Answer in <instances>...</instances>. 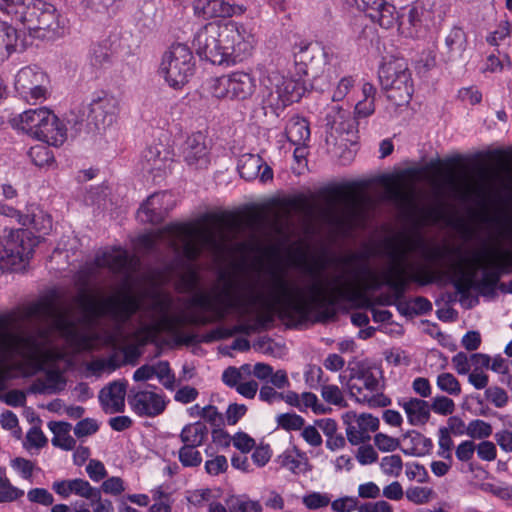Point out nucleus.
I'll return each mask as SVG.
<instances>
[{
	"label": "nucleus",
	"instance_id": "obj_56",
	"mask_svg": "<svg viewBox=\"0 0 512 512\" xmlns=\"http://www.w3.org/2000/svg\"><path fill=\"white\" fill-rule=\"evenodd\" d=\"M374 444L382 452H392L400 446L398 439L384 433L375 434Z\"/></svg>",
	"mask_w": 512,
	"mask_h": 512
},
{
	"label": "nucleus",
	"instance_id": "obj_48",
	"mask_svg": "<svg viewBox=\"0 0 512 512\" xmlns=\"http://www.w3.org/2000/svg\"><path fill=\"white\" fill-rule=\"evenodd\" d=\"M380 467L385 475L398 477L403 468L402 458L397 454L385 456L381 459Z\"/></svg>",
	"mask_w": 512,
	"mask_h": 512
},
{
	"label": "nucleus",
	"instance_id": "obj_61",
	"mask_svg": "<svg viewBox=\"0 0 512 512\" xmlns=\"http://www.w3.org/2000/svg\"><path fill=\"white\" fill-rule=\"evenodd\" d=\"M99 489L101 490V493L104 492L106 494L117 496L125 490V487L124 482L120 477L113 476L103 481Z\"/></svg>",
	"mask_w": 512,
	"mask_h": 512
},
{
	"label": "nucleus",
	"instance_id": "obj_38",
	"mask_svg": "<svg viewBox=\"0 0 512 512\" xmlns=\"http://www.w3.org/2000/svg\"><path fill=\"white\" fill-rule=\"evenodd\" d=\"M431 12L426 9L423 5L416 4L412 6L407 13V21L414 32L417 33L421 27H427L429 25V18Z\"/></svg>",
	"mask_w": 512,
	"mask_h": 512
},
{
	"label": "nucleus",
	"instance_id": "obj_21",
	"mask_svg": "<svg viewBox=\"0 0 512 512\" xmlns=\"http://www.w3.org/2000/svg\"><path fill=\"white\" fill-rule=\"evenodd\" d=\"M171 194L164 191L155 193L141 205L137 211V219L142 223L159 224L168 215Z\"/></svg>",
	"mask_w": 512,
	"mask_h": 512
},
{
	"label": "nucleus",
	"instance_id": "obj_57",
	"mask_svg": "<svg viewBox=\"0 0 512 512\" xmlns=\"http://www.w3.org/2000/svg\"><path fill=\"white\" fill-rule=\"evenodd\" d=\"M440 415H449L454 412V401L446 396H437L430 405V410Z\"/></svg>",
	"mask_w": 512,
	"mask_h": 512
},
{
	"label": "nucleus",
	"instance_id": "obj_2",
	"mask_svg": "<svg viewBox=\"0 0 512 512\" xmlns=\"http://www.w3.org/2000/svg\"><path fill=\"white\" fill-rule=\"evenodd\" d=\"M158 241L165 243L177 256L195 261L203 248L213 254L220 253L224 237L209 229L199 232L190 223H171L158 229L155 235L146 234L139 238L140 245L148 251H153Z\"/></svg>",
	"mask_w": 512,
	"mask_h": 512
},
{
	"label": "nucleus",
	"instance_id": "obj_13",
	"mask_svg": "<svg viewBox=\"0 0 512 512\" xmlns=\"http://www.w3.org/2000/svg\"><path fill=\"white\" fill-rule=\"evenodd\" d=\"M331 192L336 198L343 200L341 215L336 217L340 225L352 228L366 220L372 202L367 194H348L338 187L332 188Z\"/></svg>",
	"mask_w": 512,
	"mask_h": 512
},
{
	"label": "nucleus",
	"instance_id": "obj_19",
	"mask_svg": "<svg viewBox=\"0 0 512 512\" xmlns=\"http://www.w3.org/2000/svg\"><path fill=\"white\" fill-rule=\"evenodd\" d=\"M99 268H108L113 274L122 276L126 281L131 278L134 269L133 259L121 248L106 250L95 257Z\"/></svg>",
	"mask_w": 512,
	"mask_h": 512
},
{
	"label": "nucleus",
	"instance_id": "obj_6",
	"mask_svg": "<svg viewBox=\"0 0 512 512\" xmlns=\"http://www.w3.org/2000/svg\"><path fill=\"white\" fill-rule=\"evenodd\" d=\"M24 317L47 324L63 336L72 337L76 333L77 324L71 311L57 303L56 293L28 305L24 311Z\"/></svg>",
	"mask_w": 512,
	"mask_h": 512
},
{
	"label": "nucleus",
	"instance_id": "obj_31",
	"mask_svg": "<svg viewBox=\"0 0 512 512\" xmlns=\"http://www.w3.org/2000/svg\"><path fill=\"white\" fill-rule=\"evenodd\" d=\"M408 70V64L404 59L393 58L385 61L378 70V77L382 88L391 86L394 81L400 78V75Z\"/></svg>",
	"mask_w": 512,
	"mask_h": 512
},
{
	"label": "nucleus",
	"instance_id": "obj_37",
	"mask_svg": "<svg viewBox=\"0 0 512 512\" xmlns=\"http://www.w3.org/2000/svg\"><path fill=\"white\" fill-rule=\"evenodd\" d=\"M229 512H262L259 502L252 501L244 496H229L225 500Z\"/></svg>",
	"mask_w": 512,
	"mask_h": 512
},
{
	"label": "nucleus",
	"instance_id": "obj_22",
	"mask_svg": "<svg viewBox=\"0 0 512 512\" xmlns=\"http://www.w3.org/2000/svg\"><path fill=\"white\" fill-rule=\"evenodd\" d=\"M182 156L186 164L193 169H205L210 160L205 137L198 132L189 136L182 146Z\"/></svg>",
	"mask_w": 512,
	"mask_h": 512
},
{
	"label": "nucleus",
	"instance_id": "obj_60",
	"mask_svg": "<svg viewBox=\"0 0 512 512\" xmlns=\"http://www.w3.org/2000/svg\"><path fill=\"white\" fill-rule=\"evenodd\" d=\"M323 399L333 405H342L344 398L341 390L336 385H323L321 389Z\"/></svg>",
	"mask_w": 512,
	"mask_h": 512
},
{
	"label": "nucleus",
	"instance_id": "obj_5",
	"mask_svg": "<svg viewBox=\"0 0 512 512\" xmlns=\"http://www.w3.org/2000/svg\"><path fill=\"white\" fill-rule=\"evenodd\" d=\"M9 317L0 316V364L11 361L15 357L24 360L36 358L40 342L39 337L47 334L46 329L37 328L36 333H16L11 328Z\"/></svg>",
	"mask_w": 512,
	"mask_h": 512
},
{
	"label": "nucleus",
	"instance_id": "obj_50",
	"mask_svg": "<svg viewBox=\"0 0 512 512\" xmlns=\"http://www.w3.org/2000/svg\"><path fill=\"white\" fill-rule=\"evenodd\" d=\"M229 79L227 75H223L218 78L211 79L210 82V92L216 98H229L230 95V86Z\"/></svg>",
	"mask_w": 512,
	"mask_h": 512
},
{
	"label": "nucleus",
	"instance_id": "obj_59",
	"mask_svg": "<svg viewBox=\"0 0 512 512\" xmlns=\"http://www.w3.org/2000/svg\"><path fill=\"white\" fill-rule=\"evenodd\" d=\"M387 198L400 207H406L412 201L411 196L399 186H389L387 188Z\"/></svg>",
	"mask_w": 512,
	"mask_h": 512
},
{
	"label": "nucleus",
	"instance_id": "obj_51",
	"mask_svg": "<svg viewBox=\"0 0 512 512\" xmlns=\"http://www.w3.org/2000/svg\"><path fill=\"white\" fill-rule=\"evenodd\" d=\"M304 419L294 413H283L278 415L277 423L285 430H300L304 425Z\"/></svg>",
	"mask_w": 512,
	"mask_h": 512
},
{
	"label": "nucleus",
	"instance_id": "obj_8",
	"mask_svg": "<svg viewBox=\"0 0 512 512\" xmlns=\"http://www.w3.org/2000/svg\"><path fill=\"white\" fill-rule=\"evenodd\" d=\"M194 57L188 46L174 44L162 57L160 72L165 81L174 89H181L186 85L194 73Z\"/></svg>",
	"mask_w": 512,
	"mask_h": 512
},
{
	"label": "nucleus",
	"instance_id": "obj_11",
	"mask_svg": "<svg viewBox=\"0 0 512 512\" xmlns=\"http://www.w3.org/2000/svg\"><path fill=\"white\" fill-rule=\"evenodd\" d=\"M193 46L202 60L214 65L229 66L219 24L208 23L199 29L194 37Z\"/></svg>",
	"mask_w": 512,
	"mask_h": 512
},
{
	"label": "nucleus",
	"instance_id": "obj_32",
	"mask_svg": "<svg viewBox=\"0 0 512 512\" xmlns=\"http://www.w3.org/2000/svg\"><path fill=\"white\" fill-rule=\"evenodd\" d=\"M47 118L53 119V113L47 108L27 110L20 115V128L33 137Z\"/></svg>",
	"mask_w": 512,
	"mask_h": 512
},
{
	"label": "nucleus",
	"instance_id": "obj_10",
	"mask_svg": "<svg viewBox=\"0 0 512 512\" xmlns=\"http://www.w3.org/2000/svg\"><path fill=\"white\" fill-rule=\"evenodd\" d=\"M270 91L265 103L275 112L283 110L288 105L298 102L307 91V86L301 79L286 77L279 73L269 76Z\"/></svg>",
	"mask_w": 512,
	"mask_h": 512
},
{
	"label": "nucleus",
	"instance_id": "obj_1",
	"mask_svg": "<svg viewBox=\"0 0 512 512\" xmlns=\"http://www.w3.org/2000/svg\"><path fill=\"white\" fill-rule=\"evenodd\" d=\"M273 280L271 296L274 302L285 315L300 317H306L312 307L326 308L334 306L339 300H358L365 292L379 290L385 285V279L381 281L365 263L357 267L352 279L344 280L343 276H337L335 285L330 290L320 283L312 284L309 297L304 295L302 289L291 287L281 275L273 273Z\"/></svg>",
	"mask_w": 512,
	"mask_h": 512
},
{
	"label": "nucleus",
	"instance_id": "obj_17",
	"mask_svg": "<svg viewBox=\"0 0 512 512\" xmlns=\"http://www.w3.org/2000/svg\"><path fill=\"white\" fill-rule=\"evenodd\" d=\"M128 403L131 409L139 416L155 417L163 413L166 408L164 397L158 393L132 387L128 393Z\"/></svg>",
	"mask_w": 512,
	"mask_h": 512
},
{
	"label": "nucleus",
	"instance_id": "obj_45",
	"mask_svg": "<svg viewBox=\"0 0 512 512\" xmlns=\"http://www.w3.org/2000/svg\"><path fill=\"white\" fill-rule=\"evenodd\" d=\"M29 156L33 163L38 167L50 165L54 162L52 151L44 145H37L30 149Z\"/></svg>",
	"mask_w": 512,
	"mask_h": 512
},
{
	"label": "nucleus",
	"instance_id": "obj_62",
	"mask_svg": "<svg viewBox=\"0 0 512 512\" xmlns=\"http://www.w3.org/2000/svg\"><path fill=\"white\" fill-rule=\"evenodd\" d=\"M486 398L491 401L497 408L504 407L508 402V395L503 388L489 387L485 391Z\"/></svg>",
	"mask_w": 512,
	"mask_h": 512
},
{
	"label": "nucleus",
	"instance_id": "obj_30",
	"mask_svg": "<svg viewBox=\"0 0 512 512\" xmlns=\"http://www.w3.org/2000/svg\"><path fill=\"white\" fill-rule=\"evenodd\" d=\"M404 409L408 422L411 425H424L430 418V405L427 401L419 398H410L400 403Z\"/></svg>",
	"mask_w": 512,
	"mask_h": 512
},
{
	"label": "nucleus",
	"instance_id": "obj_34",
	"mask_svg": "<svg viewBox=\"0 0 512 512\" xmlns=\"http://www.w3.org/2000/svg\"><path fill=\"white\" fill-rule=\"evenodd\" d=\"M403 439H409L410 446L406 449H402V452L409 456H425L429 454L433 448L432 440L415 430L407 431L403 435Z\"/></svg>",
	"mask_w": 512,
	"mask_h": 512
},
{
	"label": "nucleus",
	"instance_id": "obj_36",
	"mask_svg": "<svg viewBox=\"0 0 512 512\" xmlns=\"http://www.w3.org/2000/svg\"><path fill=\"white\" fill-rule=\"evenodd\" d=\"M466 48V34L460 27H454L445 39V54L448 60L460 57Z\"/></svg>",
	"mask_w": 512,
	"mask_h": 512
},
{
	"label": "nucleus",
	"instance_id": "obj_54",
	"mask_svg": "<svg viewBox=\"0 0 512 512\" xmlns=\"http://www.w3.org/2000/svg\"><path fill=\"white\" fill-rule=\"evenodd\" d=\"M29 216L36 220L26 225L27 227H31L36 232H40L42 234H47L51 230L52 220L49 215H46L42 211H39V213H33L32 215Z\"/></svg>",
	"mask_w": 512,
	"mask_h": 512
},
{
	"label": "nucleus",
	"instance_id": "obj_58",
	"mask_svg": "<svg viewBox=\"0 0 512 512\" xmlns=\"http://www.w3.org/2000/svg\"><path fill=\"white\" fill-rule=\"evenodd\" d=\"M198 416L204 418L213 427H221L224 423L223 415L218 412L217 408L213 405H207L203 407L199 411Z\"/></svg>",
	"mask_w": 512,
	"mask_h": 512
},
{
	"label": "nucleus",
	"instance_id": "obj_55",
	"mask_svg": "<svg viewBox=\"0 0 512 512\" xmlns=\"http://www.w3.org/2000/svg\"><path fill=\"white\" fill-rule=\"evenodd\" d=\"M27 498L30 502L43 506H50L54 502L53 495L45 488H33L28 491Z\"/></svg>",
	"mask_w": 512,
	"mask_h": 512
},
{
	"label": "nucleus",
	"instance_id": "obj_28",
	"mask_svg": "<svg viewBox=\"0 0 512 512\" xmlns=\"http://www.w3.org/2000/svg\"><path fill=\"white\" fill-rule=\"evenodd\" d=\"M142 171L150 174L155 181L157 178H162L166 170L165 158L161 156V151L156 146L147 147L141 158Z\"/></svg>",
	"mask_w": 512,
	"mask_h": 512
},
{
	"label": "nucleus",
	"instance_id": "obj_47",
	"mask_svg": "<svg viewBox=\"0 0 512 512\" xmlns=\"http://www.w3.org/2000/svg\"><path fill=\"white\" fill-rule=\"evenodd\" d=\"M466 433L473 439H485L492 434V426L480 419L472 420L468 423Z\"/></svg>",
	"mask_w": 512,
	"mask_h": 512
},
{
	"label": "nucleus",
	"instance_id": "obj_4",
	"mask_svg": "<svg viewBox=\"0 0 512 512\" xmlns=\"http://www.w3.org/2000/svg\"><path fill=\"white\" fill-rule=\"evenodd\" d=\"M9 317L0 316V364L11 361L15 357L24 360L36 358L40 342L39 337L47 334L46 329L37 328L36 333H16L11 328Z\"/></svg>",
	"mask_w": 512,
	"mask_h": 512
},
{
	"label": "nucleus",
	"instance_id": "obj_20",
	"mask_svg": "<svg viewBox=\"0 0 512 512\" xmlns=\"http://www.w3.org/2000/svg\"><path fill=\"white\" fill-rule=\"evenodd\" d=\"M352 1L359 9L365 11L373 22H377L385 29L393 27L399 18L395 6L385 0Z\"/></svg>",
	"mask_w": 512,
	"mask_h": 512
},
{
	"label": "nucleus",
	"instance_id": "obj_53",
	"mask_svg": "<svg viewBox=\"0 0 512 512\" xmlns=\"http://www.w3.org/2000/svg\"><path fill=\"white\" fill-rule=\"evenodd\" d=\"M433 493L431 488L416 486L408 488L405 494L409 501L422 504L428 502Z\"/></svg>",
	"mask_w": 512,
	"mask_h": 512
},
{
	"label": "nucleus",
	"instance_id": "obj_25",
	"mask_svg": "<svg viewBox=\"0 0 512 512\" xmlns=\"http://www.w3.org/2000/svg\"><path fill=\"white\" fill-rule=\"evenodd\" d=\"M126 383L113 381L99 392V402L107 414L123 412L125 408Z\"/></svg>",
	"mask_w": 512,
	"mask_h": 512
},
{
	"label": "nucleus",
	"instance_id": "obj_3",
	"mask_svg": "<svg viewBox=\"0 0 512 512\" xmlns=\"http://www.w3.org/2000/svg\"><path fill=\"white\" fill-rule=\"evenodd\" d=\"M0 11L21 22L31 42L54 41L66 33L63 17L54 5L43 0H0Z\"/></svg>",
	"mask_w": 512,
	"mask_h": 512
},
{
	"label": "nucleus",
	"instance_id": "obj_14",
	"mask_svg": "<svg viewBox=\"0 0 512 512\" xmlns=\"http://www.w3.org/2000/svg\"><path fill=\"white\" fill-rule=\"evenodd\" d=\"M294 61L299 76L315 78L329 62L328 53L318 42H301L298 51L294 52Z\"/></svg>",
	"mask_w": 512,
	"mask_h": 512
},
{
	"label": "nucleus",
	"instance_id": "obj_42",
	"mask_svg": "<svg viewBox=\"0 0 512 512\" xmlns=\"http://www.w3.org/2000/svg\"><path fill=\"white\" fill-rule=\"evenodd\" d=\"M196 448L195 446L183 445L179 449L178 458L184 467H197L201 464L202 456Z\"/></svg>",
	"mask_w": 512,
	"mask_h": 512
},
{
	"label": "nucleus",
	"instance_id": "obj_63",
	"mask_svg": "<svg viewBox=\"0 0 512 512\" xmlns=\"http://www.w3.org/2000/svg\"><path fill=\"white\" fill-rule=\"evenodd\" d=\"M356 423L365 434L369 431H376L379 428V419L371 414L362 413L359 416L356 415Z\"/></svg>",
	"mask_w": 512,
	"mask_h": 512
},
{
	"label": "nucleus",
	"instance_id": "obj_7",
	"mask_svg": "<svg viewBox=\"0 0 512 512\" xmlns=\"http://www.w3.org/2000/svg\"><path fill=\"white\" fill-rule=\"evenodd\" d=\"M76 301L90 319L108 315L117 321L126 322L139 309L138 301L132 296H126L122 299L108 297L102 301H97L92 295L83 291L76 297Z\"/></svg>",
	"mask_w": 512,
	"mask_h": 512
},
{
	"label": "nucleus",
	"instance_id": "obj_46",
	"mask_svg": "<svg viewBox=\"0 0 512 512\" xmlns=\"http://www.w3.org/2000/svg\"><path fill=\"white\" fill-rule=\"evenodd\" d=\"M437 386L441 391L450 395H459L461 393V386L459 381L453 374L448 372L438 375Z\"/></svg>",
	"mask_w": 512,
	"mask_h": 512
},
{
	"label": "nucleus",
	"instance_id": "obj_9",
	"mask_svg": "<svg viewBox=\"0 0 512 512\" xmlns=\"http://www.w3.org/2000/svg\"><path fill=\"white\" fill-rule=\"evenodd\" d=\"M120 100L115 95L99 91L92 95L90 102L83 105L78 122L87 121L96 130H105L116 122L120 113Z\"/></svg>",
	"mask_w": 512,
	"mask_h": 512
},
{
	"label": "nucleus",
	"instance_id": "obj_12",
	"mask_svg": "<svg viewBox=\"0 0 512 512\" xmlns=\"http://www.w3.org/2000/svg\"><path fill=\"white\" fill-rule=\"evenodd\" d=\"M222 32V42L228 54V64L232 65L242 61L250 55L254 37L247 28L235 21H229L220 25Z\"/></svg>",
	"mask_w": 512,
	"mask_h": 512
},
{
	"label": "nucleus",
	"instance_id": "obj_33",
	"mask_svg": "<svg viewBox=\"0 0 512 512\" xmlns=\"http://www.w3.org/2000/svg\"><path fill=\"white\" fill-rule=\"evenodd\" d=\"M285 133L293 145H305L310 138L309 122L302 117L294 116L288 121Z\"/></svg>",
	"mask_w": 512,
	"mask_h": 512
},
{
	"label": "nucleus",
	"instance_id": "obj_41",
	"mask_svg": "<svg viewBox=\"0 0 512 512\" xmlns=\"http://www.w3.org/2000/svg\"><path fill=\"white\" fill-rule=\"evenodd\" d=\"M356 418L355 413H347L343 420L347 424L346 428V435L348 441L352 445H358L360 443H364L365 441L370 439L369 434H365L360 428H356L354 425L351 424V419Z\"/></svg>",
	"mask_w": 512,
	"mask_h": 512
},
{
	"label": "nucleus",
	"instance_id": "obj_64",
	"mask_svg": "<svg viewBox=\"0 0 512 512\" xmlns=\"http://www.w3.org/2000/svg\"><path fill=\"white\" fill-rule=\"evenodd\" d=\"M98 429V424L94 419L85 418L76 424L74 427V434L76 437L81 438L96 433Z\"/></svg>",
	"mask_w": 512,
	"mask_h": 512
},
{
	"label": "nucleus",
	"instance_id": "obj_24",
	"mask_svg": "<svg viewBox=\"0 0 512 512\" xmlns=\"http://www.w3.org/2000/svg\"><path fill=\"white\" fill-rule=\"evenodd\" d=\"M32 42L26 36L21 37L15 27L0 20V60L7 59L14 52H22Z\"/></svg>",
	"mask_w": 512,
	"mask_h": 512
},
{
	"label": "nucleus",
	"instance_id": "obj_15",
	"mask_svg": "<svg viewBox=\"0 0 512 512\" xmlns=\"http://www.w3.org/2000/svg\"><path fill=\"white\" fill-rule=\"evenodd\" d=\"M183 7L191 6L194 16L203 20L241 15L244 5L230 4L225 0H174Z\"/></svg>",
	"mask_w": 512,
	"mask_h": 512
},
{
	"label": "nucleus",
	"instance_id": "obj_35",
	"mask_svg": "<svg viewBox=\"0 0 512 512\" xmlns=\"http://www.w3.org/2000/svg\"><path fill=\"white\" fill-rule=\"evenodd\" d=\"M208 436V428L200 421L185 425L179 435L184 445L199 447Z\"/></svg>",
	"mask_w": 512,
	"mask_h": 512
},
{
	"label": "nucleus",
	"instance_id": "obj_16",
	"mask_svg": "<svg viewBox=\"0 0 512 512\" xmlns=\"http://www.w3.org/2000/svg\"><path fill=\"white\" fill-rule=\"evenodd\" d=\"M45 79V73L38 67L27 66L17 73L15 89L27 101H37L45 95Z\"/></svg>",
	"mask_w": 512,
	"mask_h": 512
},
{
	"label": "nucleus",
	"instance_id": "obj_39",
	"mask_svg": "<svg viewBox=\"0 0 512 512\" xmlns=\"http://www.w3.org/2000/svg\"><path fill=\"white\" fill-rule=\"evenodd\" d=\"M111 62L107 45L95 44L90 50V63L95 68H105Z\"/></svg>",
	"mask_w": 512,
	"mask_h": 512
},
{
	"label": "nucleus",
	"instance_id": "obj_49",
	"mask_svg": "<svg viewBox=\"0 0 512 512\" xmlns=\"http://www.w3.org/2000/svg\"><path fill=\"white\" fill-rule=\"evenodd\" d=\"M385 285L388 286L392 292L395 300H401L408 287V281L403 276L402 272H398L397 277L387 276L385 278Z\"/></svg>",
	"mask_w": 512,
	"mask_h": 512
},
{
	"label": "nucleus",
	"instance_id": "obj_43",
	"mask_svg": "<svg viewBox=\"0 0 512 512\" xmlns=\"http://www.w3.org/2000/svg\"><path fill=\"white\" fill-rule=\"evenodd\" d=\"M155 376L159 379L162 385L168 389H174L175 375L170 369L168 361H159L154 365Z\"/></svg>",
	"mask_w": 512,
	"mask_h": 512
},
{
	"label": "nucleus",
	"instance_id": "obj_23",
	"mask_svg": "<svg viewBox=\"0 0 512 512\" xmlns=\"http://www.w3.org/2000/svg\"><path fill=\"white\" fill-rule=\"evenodd\" d=\"M237 169L241 178L251 181L259 177L265 183L273 179V170L259 155L243 154L238 159Z\"/></svg>",
	"mask_w": 512,
	"mask_h": 512
},
{
	"label": "nucleus",
	"instance_id": "obj_29",
	"mask_svg": "<svg viewBox=\"0 0 512 512\" xmlns=\"http://www.w3.org/2000/svg\"><path fill=\"white\" fill-rule=\"evenodd\" d=\"M229 79V88L231 99L244 100L250 97L255 90L254 79L245 72H234L227 75Z\"/></svg>",
	"mask_w": 512,
	"mask_h": 512
},
{
	"label": "nucleus",
	"instance_id": "obj_44",
	"mask_svg": "<svg viewBox=\"0 0 512 512\" xmlns=\"http://www.w3.org/2000/svg\"><path fill=\"white\" fill-rule=\"evenodd\" d=\"M70 490L77 496L91 500L93 497H98V492L101 491L96 487H92L90 483L84 479L76 478L71 480Z\"/></svg>",
	"mask_w": 512,
	"mask_h": 512
},
{
	"label": "nucleus",
	"instance_id": "obj_40",
	"mask_svg": "<svg viewBox=\"0 0 512 512\" xmlns=\"http://www.w3.org/2000/svg\"><path fill=\"white\" fill-rule=\"evenodd\" d=\"M24 495V491L11 484L6 477L0 476V503L16 501Z\"/></svg>",
	"mask_w": 512,
	"mask_h": 512
},
{
	"label": "nucleus",
	"instance_id": "obj_52",
	"mask_svg": "<svg viewBox=\"0 0 512 512\" xmlns=\"http://www.w3.org/2000/svg\"><path fill=\"white\" fill-rule=\"evenodd\" d=\"M302 502L307 509L316 510L328 506L330 503V498L327 494L312 492L310 494L304 495Z\"/></svg>",
	"mask_w": 512,
	"mask_h": 512
},
{
	"label": "nucleus",
	"instance_id": "obj_18",
	"mask_svg": "<svg viewBox=\"0 0 512 512\" xmlns=\"http://www.w3.org/2000/svg\"><path fill=\"white\" fill-rule=\"evenodd\" d=\"M447 253L458 255L461 259L457 262L449 264L448 270L443 272L449 278L450 283L454 286L458 294L469 293L472 288H477V282L472 275H467L463 268L464 259L460 248L438 250L435 253L436 259H443Z\"/></svg>",
	"mask_w": 512,
	"mask_h": 512
},
{
	"label": "nucleus",
	"instance_id": "obj_27",
	"mask_svg": "<svg viewBox=\"0 0 512 512\" xmlns=\"http://www.w3.org/2000/svg\"><path fill=\"white\" fill-rule=\"evenodd\" d=\"M383 89L386 91L388 100L396 106L408 104L414 91L410 70L400 75V78L391 86Z\"/></svg>",
	"mask_w": 512,
	"mask_h": 512
},
{
	"label": "nucleus",
	"instance_id": "obj_26",
	"mask_svg": "<svg viewBox=\"0 0 512 512\" xmlns=\"http://www.w3.org/2000/svg\"><path fill=\"white\" fill-rule=\"evenodd\" d=\"M33 137L50 146L59 147L66 141L67 133L65 126L53 113V119L47 118Z\"/></svg>",
	"mask_w": 512,
	"mask_h": 512
}]
</instances>
